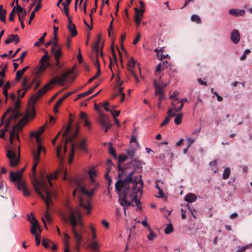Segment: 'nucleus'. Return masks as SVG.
<instances>
[{
	"label": "nucleus",
	"mask_w": 252,
	"mask_h": 252,
	"mask_svg": "<svg viewBox=\"0 0 252 252\" xmlns=\"http://www.w3.org/2000/svg\"><path fill=\"white\" fill-rule=\"evenodd\" d=\"M134 173L135 169H133L124 180L120 179L115 184L116 190L119 192V201L121 205L123 207L125 213H126V207L134 206L132 203L133 201L136 203L137 210L141 209L140 200L137 198L136 186L138 184H140L141 186L142 187L143 182L141 176L134 177L133 181L132 177Z\"/></svg>",
	"instance_id": "obj_1"
},
{
	"label": "nucleus",
	"mask_w": 252,
	"mask_h": 252,
	"mask_svg": "<svg viewBox=\"0 0 252 252\" xmlns=\"http://www.w3.org/2000/svg\"><path fill=\"white\" fill-rule=\"evenodd\" d=\"M32 184L36 193L46 203L47 211L45 212V216L46 220L49 222H51L52 221V219L49 213V210L50 209V204L53 203V201L51 199L52 193L51 191L49 190L44 181H39L36 179L34 180V182L32 183Z\"/></svg>",
	"instance_id": "obj_2"
},
{
	"label": "nucleus",
	"mask_w": 252,
	"mask_h": 252,
	"mask_svg": "<svg viewBox=\"0 0 252 252\" xmlns=\"http://www.w3.org/2000/svg\"><path fill=\"white\" fill-rule=\"evenodd\" d=\"M73 71L74 70L72 68L62 74L60 77L56 76L51 79L48 83L45 84L44 87L39 90L35 94L32 96L31 100L32 101L33 103H35L42 95L51 89L52 84H63L66 81L69 75L73 73Z\"/></svg>",
	"instance_id": "obj_3"
},
{
	"label": "nucleus",
	"mask_w": 252,
	"mask_h": 252,
	"mask_svg": "<svg viewBox=\"0 0 252 252\" xmlns=\"http://www.w3.org/2000/svg\"><path fill=\"white\" fill-rule=\"evenodd\" d=\"M21 101L18 98L14 104V108L8 109L1 117V126L5 122L6 126H8L11 121H15L20 116L19 108Z\"/></svg>",
	"instance_id": "obj_4"
},
{
	"label": "nucleus",
	"mask_w": 252,
	"mask_h": 252,
	"mask_svg": "<svg viewBox=\"0 0 252 252\" xmlns=\"http://www.w3.org/2000/svg\"><path fill=\"white\" fill-rule=\"evenodd\" d=\"M22 173L19 171L14 172L12 171L10 172V179L13 183H15V186L18 189L22 190L24 195L28 196L30 195V192L27 189L25 182L21 178Z\"/></svg>",
	"instance_id": "obj_5"
},
{
	"label": "nucleus",
	"mask_w": 252,
	"mask_h": 252,
	"mask_svg": "<svg viewBox=\"0 0 252 252\" xmlns=\"http://www.w3.org/2000/svg\"><path fill=\"white\" fill-rule=\"evenodd\" d=\"M71 116L72 115L70 114L69 115V120L68 123V125L65 129L64 132L63 134V139L66 137L65 138V142L64 145V152L65 153L67 151V144L68 142L72 143L73 140L76 138L78 131H79V127L78 126H77L76 128H75L74 132L70 134L69 136H68L69 134V132L71 131L72 128V120H71Z\"/></svg>",
	"instance_id": "obj_6"
},
{
	"label": "nucleus",
	"mask_w": 252,
	"mask_h": 252,
	"mask_svg": "<svg viewBox=\"0 0 252 252\" xmlns=\"http://www.w3.org/2000/svg\"><path fill=\"white\" fill-rule=\"evenodd\" d=\"M30 135L31 137H35L37 143V149L34 150L32 152L33 164L32 166V170L34 176L37 165L39 161L40 153L42 151H43L44 153H45V149L40 144V136L36 134L32 135V133H31Z\"/></svg>",
	"instance_id": "obj_7"
},
{
	"label": "nucleus",
	"mask_w": 252,
	"mask_h": 252,
	"mask_svg": "<svg viewBox=\"0 0 252 252\" xmlns=\"http://www.w3.org/2000/svg\"><path fill=\"white\" fill-rule=\"evenodd\" d=\"M88 174L91 179V185L94 186V187L93 188H90V191L87 190L83 187H80L79 189L83 194L87 195L89 197H91L93 195L94 191L98 188L99 184L96 182L94 178V177L96 176L97 175L96 171L94 170V168L90 169L88 171Z\"/></svg>",
	"instance_id": "obj_8"
},
{
	"label": "nucleus",
	"mask_w": 252,
	"mask_h": 252,
	"mask_svg": "<svg viewBox=\"0 0 252 252\" xmlns=\"http://www.w3.org/2000/svg\"><path fill=\"white\" fill-rule=\"evenodd\" d=\"M101 39V35H99L98 37L97 41H96L95 44L93 47V50L95 52V55H91V59L93 62L94 65L96 67V68L100 67V63L98 61V58L100 55L103 58V54L102 52V48L100 49L99 51V44L100 42Z\"/></svg>",
	"instance_id": "obj_9"
},
{
	"label": "nucleus",
	"mask_w": 252,
	"mask_h": 252,
	"mask_svg": "<svg viewBox=\"0 0 252 252\" xmlns=\"http://www.w3.org/2000/svg\"><path fill=\"white\" fill-rule=\"evenodd\" d=\"M68 210L69 211V219L74 236L82 235V234L77 231L76 229V226L78 225V218L76 214V210L75 211H73L70 207H68Z\"/></svg>",
	"instance_id": "obj_10"
},
{
	"label": "nucleus",
	"mask_w": 252,
	"mask_h": 252,
	"mask_svg": "<svg viewBox=\"0 0 252 252\" xmlns=\"http://www.w3.org/2000/svg\"><path fill=\"white\" fill-rule=\"evenodd\" d=\"M7 158L9 159L10 165L11 167L17 166L19 163L20 147L18 148V156L16 153L12 148L7 150L6 153Z\"/></svg>",
	"instance_id": "obj_11"
},
{
	"label": "nucleus",
	"mask_w": 252,
	"mask_h": 252,
	"mask_svg": "<svg viewBox=\"0 0 252 252\" xmlns=\"http://www.w3.org/2000/svg\"><path fill=\"white\" fill-rule=\"evenodd\" d=\"M99 122L104 129V132L106 133L108 129L112 126L110 123V120L108 116L100 113H99Z\"/></svg>",
	"instance_id": "obj_12"
},
{
	"label": "nucleus",
	"mask_w": 252,
	"mask_h": 252,
	"mask_svg": "<svg viewBox=\"0 0 252 252\" xmlns=\"http://www.w3.org/2000/svg\"><path fill=\"white\" fill-rule=\"evenodd\" d=\"M49 59V56L48 54V52L46 51L44 56L41 58L40 60V63L41 65L35 71L36 74H38L41 72H43L45 69L48 66V61Z\"/></svg>",
	"instance_id": "obj_13"
},
{
	"label": "nucleus",
	"mask_w": 252,
	"mask_h": 252,
	"mask_svg": "<svg viewBox=\"0 0 252 252\" xmlns=\"http://www.w3.org/2000/svg\"><path fill=\"white\" fill-rule=\"evenodd\" d=\"M31 217L30 216H28V219L32 224L31 232L32 235L37 234L36 230L38 228H39V224L38 221L34 217L32 214H31Z\"/></svg>",
	"instance_id": "obj_14"
},
{
	"label": "nucleus",
	"mask_w": 252,
	"mask_h": 252,
	"mask_svg": "<svg viewBox=\"0 0 252 252\" xmlns=\"http://www.w3.org/2000/svg\"><path fill=\"white\" fill-rule=\"evenodd\" d=\"M19 41L20 38L17 34H10L4 42L6 44H8L11 42H14L16 44Z\"/></svg>",
	"instance_id": "obj_15"
},
{
	"label": "nucleus",
	"mask_w": 252,
	"mask_h": 252,
	"mask_svg": "<svg viewBox=\"0 0 252 252\" xmlns=\"http://www.w3.org/2000/svg\"><path fill=\"white\" fill-rule=\"evenodd\" d=\"M240 34L238 30H234L231 33V39L234 44H237L240 40Z\"/></svg>",
	"instance_id": "obj_16"
},
{
	"label": "nucleus",
	"mask_w": 252,
	"mask_h": 252,
	"mask_svg": "<svg viewBox=\"0 0 252 252\" xmlns=\"http://www.w3.org/2000/svg\"><path fill=\"white\" fill-rule=\"evenodd\" d=\"M155 94L159 96V101H161L165 98V94L163 91H161L160 87L155 84Z\"/></svg>",
	"instance_id": "obj_17"
},
{
	"label": "nucleus",
	"mask_w": 252,
	"mask_h": 252,
	"mask_svg": "<svg viewBox=\"0 0 252 252\" xmlns=\"http://www.w3.org/2000/svg\"><path fill=\"white\" fill-rule=\"evenodd\" d=\"M37 78L35 77L32 81L29 84L28 86H27V84L28 82V78L27 77H24L23 81L22 82V87H24V89L26 90H28L30 88L32 87V85L36 81Z\"/></svg>",
	"instance_id": "obj_18"
},
{
	"label": "nucleus",
	"mask_w": 252,
	"mask_h": 252,
	"mask_svg": "<svg viewBox=\"0 0 252 252\" xmlns=\"http://www.w3.org/2000/svg\"><path fill=\"white\" fill-rule=\"evenodd\" d=\"M245 10H240L237 9H231L229 11V13L230 15H234L235 16H243L245 14Z\"/></svg>",
	"instance_id": "obj_19"
},
{
	"label": "nucleus",
	"mask_w": 252,
	"mask_h": 252,
	"mask_svg": "<svg viewBox=\"0 0 252 252\" xmlns=\"http://www.w3.org/2000/svg\"><path fill=\"white\" fill-rule=\"evenodd\" d=\"M168 63L167 61H165L163 62L162 63H160L157 66L156 68L157 74L158 75L159 73L162 70L164 69L168 66Z\"/></svg>",
	"instance_id": "obj_20"
},
{
	"label": "nucleus",
	"mask_w": 252,
	"mask_h": 252,
	"mask_svg": "<svg viewBox=\"0 0 252 252\" xmlns=\"http://www.w3.org/2000/svg\"><path fill=\"white\" fill-rule=\"evenodd\" d=\"M74 239L75 240V249L79 251L80 248V246L82 243V241L83 240V235H77L74 236Z\"/></svg>",
	"instance_id": "obj_21"
},
{
	"label": "nucleus",
	"mask_w": 252,
	"mask_h": 252,
	"mask_svg": "<svg viewBox=\"0 0 252 252\" xmlns=\"http://www.w3.org/2000/svg\"><path fill=\"white\" fill-rule=\"evenodd\" d=\"M197 197L196 195L192 193H189L187 194L185 197V201L189 203H192L195 201Z\"/></svg>",
	"instance_id": "obj_22"
},
{
	"label": "nucleus",
	"mask_w": 252,
	"mask_h": 252,
	"mask_svg": "<svg viewBox=\"0 0 252 252\" xmlns=\"http://www.w3.org/2000/svg\"><path fill=\"white\" fill-rule=\"evenodd\" d=\"M59 174V171H55L53 174H50L47 176V179L49 182L50 186H52L53 184L51 182V180L53 179H57L58 178Z\"/></svg>",
	"instance_id": "obj_23"
},
{
	"label": "nucleus",
	"mask_w": 252,
	"mask_h": 252,
	"mask_svg": "<svg viewBox=\"0 0 252 252\" xmlns=\"http://www.w3.org/2000/svg\"><path fill=\"white\" fill-rule=\"evenodd\" d=\"M134 10L135 12L134 19L138 18L139 19H141L143 16V13L145 12V10L144 9H139L138 8L135 7L134 8Z\"/></svg>",
	"instance_id": "obj_24"
},
{
	"label": "nucleus",
	"mask_w": 252,
	"mask_h": 252,
	"mask_svg": "<svg viewBox=\"0 0 252 252\" xmlns=\"http://www.w3.org/2000/svg\"><path fill=\"white\" fill-rule=\"evenodd\" d=\"M52 53L54 54L55 60L60 59L63 55L61 47H59L58 49H55V51Z\"/></svg>",
	"instance_id": "obj_25"
},
{
	"label": "nucleus",
	"mask_w": 252,
	"mask_h": 252,
	"mask_svg": "<svg viewBox=\"0 0 252 252\" xmlns=\"http://www.w3.org/2000/svg\"><path fill=\"white\" fill-rule=\"evenodd\" d=\"M76 214L78 218V224L81 228L80 232L79 233H81L82 234V233L83 232V230L82 229V228L84 227V224L81 221L82 214L81 212L78 210H76Z\"/></svg>",
	"instance_id": "obj_26"
},
{
	"label": "nucleus",
	"mask_w": 252,
	"mask_h": 252,
	"mask_svg": "<svg viewBox=\"0 0 252 252\" xmlns=\"http://www.w3.org/2000/svg\"><path fill=\"white\" fill-rule=\"evenodd\" d=\"M67 29L71 33L72 36H75L77 34V32L75 25L67 26Z\"/></svg>",
	"instance_id": "obj_27"
},
{
	"label": "nucleus",
	"mask_w": 252,
	"mask_h": 252,
	"mask_svg": "<svg viewBox=\"0 0 252 252\" xmlns=\"http://www.w3.org/2000/svg\"><path fill=\"white\" fill-rule=\"evenodd\" d=\"M15 137H16V138L18 141L20 140V138H19V136L18 134H17L16 135L15 130L13 129L10 132L9 140H10V142L11 145H13V140L15 138Z\"/></svg>",
	"instance_id": "obj_28"
},
{
	"label": "nucleus",
	"mask_w": 252,
	"mask_h": 252,
	"mask_svg": "<svg viewBox=\"0 0 252 252\" xmlns=\"http://www.w3.org/2000/svg\"><path fill=\"white\" fill-rule=\"evenodd\" d=\"M108 152L110 155H111L114 158H117V155L115 149L112 146V144L111 143L108 144Z\"/></svg>",
	"instance_id": "obj_29"
},
{
	"label": "nucleus",
	"mask_w": 252,
	"mask_h": 252,
	"mask_svg": "<svg viewBox=\"0 0 252 252\" xmlns=\"http://www.w3.org/2000/svg\"><path fill=\"white\" fill-rule=\"evenodd\" d=\"M155 84H157L158 86L160 87V90L161 91H163V89L165 88L167 85V83H163L162 81H160L159 83L156 80H154L153 81V85L154 88L155 89Z\"/></svg>",
	"instance_id": "obj_30"
},
{
	"label": "nucleus",
	"mask_w": 252,
	"mask_h": 252,
	"mask_svg": "<svg viewBox=\"0 0 252 252\" xmlns=\"http://www.w3.org/2000/svg\"><path fill=\"white\" fill-rule=\"evenodd\" d=\"M76 146V145L75 144L72 143L71 144V153L69 156V158L68 160V163H71L73 161L74 155V152H75V147Z\"/></svg>",
	"instance_id": "obj_31"
},
{
	"label": "nucleus",
	"mask_w": 252,
	"mask_h": 252,
	"mask_svg": "<svg viewBox=\"0 0 252 252\" xmlns=\"http://www.w3.org/2000/svg\"><path fill=\"white\" fill-rule=\"evenodd\" d=\"M28 121L26 118H23L16 125V126L18 127V129L20 130L22 128V127L26 124Z\"/></svg>",
	"instance_id": "obj_32"
},
{
	"label": "nucleus",
	"mask_w": 252,
	"mask_h": 252,
	"mask_svg": "<svg viewBox=\"0 0 252 252\" xmlns=\"http://www.w3.org/2000/svg\"><path fill=\"white\" fill-rule=\"evenodd\" d=\"M123 84V82H121L120 84H119V86L118 87V92L112 97V99H114L116 97L118 96H119V95H121L122 94H125L124 92H123V90H124V88L121 87V85Z\"/></svg>",
	"instance_id": "obj_33"
},
{
	"label": "nucleus",
	"mask_w": 252,
	"mask_h": 252,
	"mask_svg": "<svg viewBox=\"0 0 252 252\" xmlns=\"http://www.w3.org/2000/svg\"><path fill=\"white\" fill-rule=\"evenodd\" d=\"M127 168V166L122 167L120 165H118V169L119 171L118 178H121L124 175H125V170Z\"/></svg>",
	"instance_id": "obj_34"
},
{
	"label": "nucleus",
	"mask_w": 252,
	"mask_h": 252,
	"mask_svg": "<svg viewBox=\"0 0 252 252\" xmlns=\"http://www.w3.org/2000/svg\"><path fill=\"white\" fill-rule=\"evenodd\" d=\"M93 93V89H90L89 90H88L87 92H85L84 93L80 94L77 95V97L75 99V100H77L79 98H82L83 97L86 96L92 93Z\"/></svg>",
	"instance_id": "obj_35"
},
{
	"label": "nucleus",
	"mask_w": 252,
	"mask_h": 252,
	"mask_svg": "<svg viewBox=\"0 0 252 252\" xmlns=\"http://www.w3.org/2000/svg\"><path fill=\"white\" fill-rule=\"evenodd\" d=\"M7 70V66L5 65L1 70V87L4 83L3 78L5 77V72Z\"/></svg>",
	"instance_id": "obj_36"
},
{
	"label": "nucleus",
	"mask_w": 252,
	"mask_h": 252,
	"mask_svg": "<svg viewBox=\"0 0 252 252\" xmlns=\"http://www.w3.org/2000/svg\"><path fill=\"white\" fill-rule=\"evenodd\" d=\"M230 174V169L228 167H226L224 169V172L222 175V178L224 180L228 179Z\"/></svg>",
	"instance_id": "obj_37"
},
{
	"label": "nucleus",
	"mask_w": 252,
	"mask_h": 252,
	"mask_svg": "<svg viewBox=\"0 0 252 252\" xmlns=\"http://www.w3.org/2000/svg\"><path fill=\"white\" fill-rule=\"evenodd\" d=\"M80 205L83 207L84 208H85L88 210L87 212V214H89L90 213V211L91 210V204L89 201H87V204H84L81 201L80 203Z\"/></svg>",
	"instance_id": "obj_38"
},
{
	"label": "nucleus",
	"mask_w": 252,
	"mask_h": 252,
	"mask_svg": "<svg viewBox=\"0 0 252 252\" xmlns=\"http://www.w3.org/2000/svg\"><path fill=\"white\" fill-rule=\"evenodd\" d=\"M174 231V228L172 224H169L164 229V232L166 234H169Z\"/></svg>",
	"instance_id": "obj_39"
},
{
	"label": "nucleus",
	"mask_w": 252,
	"mask_h": 252,
	"mask_svg": "<svg viewBox=\"0 0 252 252\" xmlns=\"http://www.w3.org/2000/svg\"><path fill=\"white\" fill-rule=\"evenodd\" d=\"M86 139H84L82 140V141L78 144V147L81 150L86 151L87 150L86 147L85 146V143L86 142Z\"/></svg>",
	"instance_id": "obj_40"
},
{
	"label": "nucleus",
	"mask_w": 252,
	"mask_h": 252,
	"mask_svg": "<svg viewBox=\"0 0 252 252\" xmlns=\"http://www.w3.org/2000/svg\"><path fill=\"white\" fill-rule=\"evenodd\" d=\"M183 114L182 113H180L178 114L174 120V123L177 125H179L181 124L182 122V119L183 118Z\"/></svg>",
	"instance_id": "obj_41"
},
{
	"label": "nucleus",
	"mask_w": 252,
	"mask_h": 252,
	"mask_svg": "<svg viewBox=\"0 0 252 252\" xmlns=\"http://www.w3.org/2000/svg\"><path fill=\"white\" fill-rule=\"evenodd\" d=\"M135 64V62L133 60V59L132 58H131L130 60H129L127 62L128 69L129 72H130V69H133V67H134Z\"/></svg>",
	"instance_id": "obj_42"
},
{
	"label": "nucleus",
	"mask_w": 252,
	"mask_h": 252,
	"mask_svg": "<svg viewBox=\"0 0 252 252\" xmlns=\"http://www.w3.org/2000/svg\"><path fill=\"white\" fill-rule=\"evenodd\" d=\"M127 158V157L126 155L124 154H121L119 156L118 158V165H120L121 164L126 161Z\"/></svg>",
	"instance_id": "obj_43"
},
{
	"label": "nucleus",
	"mask_w": 252,
	"mask_h": 252,
	"mask_svg": "<svg viewBox=\"0 0 252 252\" xmlns=\"http://www.w3.org/2000/svg\"><path fill=\"white\" fill-rule=\"evenodd\" d=\"M61 151H62V146L59 145L57 147V149H56V155H57L58 158L61 161H62L63 160V158L62 157L61 154Z\"/></svg>",
	"instance_id": "obj_44"
},
{
	"label": "nucleus",
	"mask_w": 252,
	"mask_h": 252,
	"mask_svg": "<svg viewBox=\"0 0 252 252\" xmlns=\"http://www.w3.org/2000/svg\"><path fill=\"white\" fill-rule=\"evenodd\" d=\"M191 20L192 21L195 22L197 24H200L201 23L200 18L197 15H192L191 17Z\"/></svg>",
	"instance_id": "obj_45"
},
{
	"label": "nucleus",
	"mask_w": 252,
	"mask_h": 252,
	"mask_svg": "<svg viewBox=\"0 0 252 252\" xmlns=\"http://www.w3.org/2000/svg\"><path fill=\"white\" fill-rule=\"evenodd\" d=\"M90 248L95 252H99L98 244L96 242H93L90 246Z\"/></svg>",
	"instance_id": "obj_46"
},
{
	"label": "nucleus",
	"mask_w": 252,
	"mask_h": 252,
	"mask_svg": "<svg viewBox=\"0 0 252 252\" xmlns=\"http://www.w3.org/2000/svg\"><path fill=\"white\" fill-rule=\"evenodd\" d=\"M44 130V126H41L39 127L38 131L36 132H32L31 133H32V135L36 134L38 135V136H40V135L43 133V132Z\"/></svg>",
	"instance_id": "obj_47"
},
{
	"label": "nucleus",
	"mask_w": 252,
	"mask_h": 252,
	"mask_svg": "<svg viewBox=\"0 0 252 252\" xmlns=\"http://www.w3.org/2000/svg\"><path fill=\"white\" fill-rule=\"evenodd\" d=\"M6 10L2 9V5H1V21L5 22Z\"/></svg>",
	"instance_id": "obj_48"
},
{
	"label": "nucleus",
	"mask_w": 252,
	"mask_h": 252,
	"mask_svg": "<svg viewBox=\"0 0 252 252\" xmlns=\"http://www.w3.org/2000/svg\"><path fill=\"white\" fill-rule=\"evenodd\" d=\"M252 247V244H249L246 246L242 247L236 252H245L247 249L251 248Z\"/></svg>",
	"instance_id": "obj_49"
},
{
	"label": "nucleus",
	"mask_w": 252,
	"mask_h": 252,
	"mask_svg": "<svg viewBox=\"0 0 252 252\" xmlns=\"http://www.w3.org/2000/svg\"><path fill=\"white\" fill-rule=\"evenodd\" d=\"M148 229L150 232V234L148 236V239L149 240H152L156 237V234L150 227H149Z\"/></svg>",
	"instance_id": "obj_50"
},
{
	"label": "nucleus",
	"mask_w": 252,
	"mask_h": 252,
	"mask_svg": "<svg viewBox=\"0 0 252 252\" xmlns=\"http://www.w3.org/2000/svg\"><path fill=\"white\" fill-rule=\"evenodd\" d=\"M23 75V73L21 71V70H18L16 73L15 80L17 81L20 80Z\"/></svg>",
	"instance_id": "obj_51"
},
{
	"label": "nucleus",
	"mask_w": 252,
	"mask_h": 252,
	"mask_svg": "<svg viewBox=\"0 0 252 252\" xmlns=\"http://www.w3.org/2000/svg\"><path fill=\"white\" fill-rule=\"evenodd\" d=\"M15 7L16 12L18 13V15L21 14V13H22L26 11L24 10V9L20 5H19V4H16V6Z\"/></svg>",
	"instance_id": "obj_52"
},
{
	"label": "nucleus",
	"mask_w": 252,
	"mask_h": 252,
	"mask_svg": "<svg viewBox=\"0 0 252 252\" xmlns=\"http://www.w3.org/2000/svg\"><path fill=\"white\" fill-rule=\"evenodd\" d=\"M51 242L49 239H43L42 240V245L46 249L49 248V243Z\"/></svg>",
	"instance_id": "obj_53"
},
{
	"label": "nucleus",
	"mask_w": 252,
	"mask_h": 252,
	"mask_svg": "<svg viewBox=\"0 0 252 252\" xmlns=\"http://www.w3.org/2000/svg\"><path fill=\"white\" fill-rule=\"evenodd\" d=\"M52 44L53 46L51 48V52H54L55 51V49H57L59 47H60L58 44V41H53Z\"/></svg>",
	"instance_id": "obj_54"
},
{
	"label": "nucleus",
	"mask_w": 252,
	"mask_h": 252,
	"mask_svg": "<svg viewBox=\"0 0 252 252\" xmlns=\"http://www.w3.org/2000/svg\"><path fill=\"white\" fill-rule=\"evenodd\" d=\"M250 52H251V50H250L246 49L244 51L243 55L240 57V60H242V61H243V60H245L246 57H247V55L248 54H249V53H250Z\"/></svg>",
	"instance_id": "obj_55"
},
{
	"label": "nucleus",
	"mask_w": 252,
	"mask_h": 252,
	"mask_svg": "<svg viewBox=\"0 0 252 252\" xmlns=\"http://www.w3.org/2000/svg\"><path fill=\"white\" fill-rule=\"evenodd\" d=\"M170 121V119L169 118V117H168L167 116L165 117V119L163 121V122L160 124V127H162L166 125H167L169 122Z\"/></svg>",
	"instance_id": "obj_56"
},
{
	"label": "nucleus",
	"mask_w": 252,
	"mask_h": 252,
	"mask_svg": "<svg viewBox=\"0 0 252 252\" xmlns=\"http://www.w3.org/2000/svg\"><path fill=\"white\" fill-rule=\"evenodd\" d=\"M180 102L181 100H179L177 97H175L173 100L172 103L173 108H174L175 107H177V105L178 103H179Z\"/></svg>",
	"instance_id": "obj_57"
},
{
	"label": "nucleus",
	"mask_w": 252,
	"mask_h": 252,
	"mask_svg": "<svg viewBox=\"0 0 252 252\" xmlns=\"http://www.w3.org/2000/svg\"><path fill=\"white\" fill-rule=\"evenodd\" d=\"M126 152L127 155L131 157H133L135 155V150L132 148L128 149Z\"/></svg>",
	"instance_id": "obj_58"
},
{
	"label": "nucleus",
	"mask_w": 252,
	"mask_h": 252,
	"mask_svg": "<svg viewBox=\"0 0 252 252\" xmlns=\"http://www.w3.org/2000/svg\"><path fill=\"white\" fill-rule=\"evenodd\" d=\"M44 37H41L39 38V39H38V41L36 42L34 44V46H40L44 42Z\"/></svg>",
	"instance_id": "obj_59"
},
{
	"label": "nucleus",
	"mask_w": 252,
	"mask_h": 252,
	"mask_svg": "<svg viewBox=\"0 0 252 252\" xmlns=\"http://www.w3.org/2000/svg\"><path fill=\"white\" fill-rule=\"evenodd\" d=\"M15 12V7H14L11 10L9 16V20L10 21H14V15Z\"/></svg>",
	"instance_id": "obj_60"
},
{
	"label": "nucleus",
	"mask_w": 252,
	"mask_h": 252,
	"mask_svg": "<svg viewBox=\"0 0 252 252\" xmlns=\"http://www.w3.org/2000/svg\"><path fill=\"white\" fill-rule=\"evenodd\" d=\"M174 111V110L172 109H169L167 112V116L169 117V118L171 119V118L173 117H174L176 116V114L175 113L173 112Z\"/></svg>",
	"instance_id": "obj_61"
},
{
	"label": "nucleus",
	"mask_w": 252,
	"mask_h": 252,
	"mask_svg": "<svg viewBox=\"0 0 252 252\" xmlns=\"http://www.w3.org/2000/svg\"><path fill=\"white\" fill-rule=\"evenodd\" d=\"M26 15H27L26 11H24L22 13H21V14H19L18 15V17H19V21H24V20H25V17H26Z\"/></svg>",
	"instance_id": "obj_62"
},
{
	"label": "nucleus",
	"mask_w": 252,
	"mask_h": 252,
	"mask_svg": "<svg viewBox=\"0 0 252 252\" xmlns=\"http://www.w3.org/2000/svg\"><path fill=\"white\" fill-rule=\"evenodd\" d=\"M26 55H27V52L26 51L23 52L22 53L20 57V58L17 60H15V61L19 60L20 61V63H22L23 62L24 58L25 57Z\"/></svg>",
	"instance_id": "obj_63"
},
{
	"label": "nucleus",
	"mask_w": 252,
	"mask_h": 252,
	"mask_svg": "<svg viewBox=\"0 0 252 252\" xmlns=\"http://www.w3.org/2000/svg\"><path fill=\"white\" fill-rule=\"evenodd\" d=\"M195 140V139H193L190 137H188L187 138V141L188 142V148H189L191 146V145L194 142Z\"/></svg>",
	"instance_id": "obj_64"
}]
</instances>
